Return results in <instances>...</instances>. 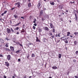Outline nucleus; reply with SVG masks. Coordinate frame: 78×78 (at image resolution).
<instances>
[{
    "label": "nucleus",
    "instance_id": "e433bc0d",
    "mask_svg": "<svg viewBox=\"0 0 78 78\" xmlns=\"http://www.w3.org/2000/svg\"><path fill=\"white\" fill-rule=\"evenodd\" d=\"M60 33L58 34V37H61V36H60Z\"/></svg>",
    "mask_w": 78,
    "mask_h": 78
},
{
    "label": "nucleus",
    "instance_id": "4468645a",
    "mask_svg": "<svg viewBox=\"0 0 78 78\" xmlns=\"http://www.w3.org/2000/svg\"><path fill=\"white\" fill-rule=\"evenodd\" d=\"M46 20V18L45 17H41V20L42 21H43L44 20Z\"/></svg>",
    "mask_w": 78,
    "mask_h": 78
},
{
    "label": "nucleus",
    "instance_id": "72a5a7b5",
    "mask_svg": "<svg viewBox=\"0 0 78 78\" xmlns=\"http://www.w3.org/2000/svg\"><path fill=\"white\" fill-rule=\"evenodd\" d=\"M74 34L75 35L76 34H78V32H75L74 33Z\"/></svg>",
    "mask_w": 78,
    "mask_h": 78
},
{
    "label": "nucleus",
    "instance_id": "cd10ccee",
    "mask_svg": "<svg viewBox=\"0 0 78 78\" xmlns=\"http://www.w3.org/2000/svg\"><path fill=\"white\" fill-rule=\"evenodd\" d=\"M0 41L1 42V43H3L4 41L2 39H1Z\"/></svg>",
    "mask_w": 78,
    "mask_h": 78
},
{
    "label": "nucleus",
    "instance_id": "2f4dec72",
    "mask_svg": "<svg viewBox=\"0 0 78 78\" xmlns=\"http://www.w3.org/2000/svg\"><path fill=\"white\" fill-rule=\"evenodd\" d=\"M27 76L26 75H23V78H27Z\"/></svg>",
    "mask_w": 78,
    "mask_h": 78
},
{
    "label": "nucleus",
    "instance_id": "58836bf2",
    "mask_svg": "<svg viewBox=\"0 0 78 78\" xmlns=\"http://www.w3.org/2000/svg\"><path fill=\"white\" fill-rule=\"evenodd\" d=\"M36 21V19H35L34 20V21H33V23H35Z\"/></svg>",
    "mask_w": 78,
    "mask_h": 78
},
{
    "label": "nucleus",
    "instance_id": "864d4df0",
    "mask_svg": "<svg viewBox=\"0 0 78 78\" xmlns=\"http://www.w3.org/2000/svg\"><path fill=\"white\" fill-rule=\"evenodd\" d=\"M75 78H78V76H75Z\"/></svg>",
    "mask_w": 78,
    "mask_h": 78
},
{
    "label": "nucleus",
    "instance_id": "1a4fd4ad",
    "mask_svg": "<svg viewBox=\"0 0 78 78\" xmlns=\"http://www.w3.org/2000/svg\"><path fill=\"white\" fill-rule=\"evenodd\" d=\"M44 30L46 31H48L49 30V28L47 27H44Z\"/></svg>",
    "mask_w": 78,
    "mask_h": 78
},
{
    "label": "nucleus",
    "instance_id": "e2e57ef3",
    "mask_svg": "<svg viewBox=\"0 0 78 78\" xmlns=\"http://www.w3.org/2000/svg\"><path fill=\"white\" fill-rule=\"evenodd\" d=\"M25 27V25H23V28H25V27Z\"/></svg>",
    "mask_w": 78,
    "mask_h": 78
},
{
    "label": "nucleus",
    "instance_id": "052dcab7",
    "mask_svg": "<svg viewBox=\"0 0 78 78\" xmlns=\"http://www.w3.org/2000/svg\"><path fill=\"white\" fill-rule=\"evenodd\" d=\"M4 78H6V76H5V75L4 76Z\"/></svg>",
    "mask_w": 78,
    "mask_h": 78
},
{
    "label": "nucleus",
    "instance_id": "393cba45",
    "mask_svg": "<svg viewBox=\"0 0 78 78\" xmlns=\"http://www.w3.org/2000/svg\"><path fill=\"white\" fill-rule=\"evenodd\" d=\"M5 47H7V48H8L9 47V45H8V43H7L5 45Z\"/></svg>",
    "mask_w": 78,
    "mask_h": 78
},
{
    "label": "nucleus",
    "instance_id": "4d7b16f0",
    "mask_svg": "<svg viewBox=\"0 0 78 78\" xmlns=\"http://www.w3.org/2000/svg\"><path fill=\"white\" fill-rule=\"evenodd\" d=\"M29 57V55L28 54V55L27 56V58H28Z\"/></svg>",
    "mask_w": 78,
    "mask_h": 78
},
{
    "label": "nucleus",
    "instance_id": "0eeeda50",
    "mask_svg": "<svg viewBox=\"0 0 78 78\" xmlns=\"http://www.w3.org/2000/svg\"><path fill=\"white\" fill-rule=\"evenodd\" d=\"M5 65L7 66V67H9V63H8V62H5Z\"/></svg>",
    "mask_w": 78,
    "mask_h": 78
},
{
    "label": "nucleus",
    "instance_id": "2eb2a0df",
    "mask_svg": "<svg viewBox=\"0 0 78 78\" xmlns=\"http://www.w3.org/2000/svg\"><path fill=\"white\" fill-rule=\"evenodd\" d=\"M16 44L17 45L19 44V45H20L21 46H22V45L20 43V42H16Z\"/></svg>",
    "mask_w": 78,
    "mask_h": 78
},
{
    "label": "nucleus",
    "instance_id": "69168bd1",
    "mask_svg": "<svg viewBox=\"0 0 78 78\" xmlns=\"http://www.w3.org/2000/svg\"><path fill=\"white\" fill-rule=\"evenodd\" d=\"M18 61H20V58L18 59Z\"/></svg>",
    "mask_w": 78,
    "mask_h": 78
},
{
    "label": "nucleus",
    "instance_id": "338daca9",
    "mask_svg": "<svg viewBox=\"0 0 78 78\" xmlns=\"http://www.w3.org/2000/svg\"><path fill=\"white\" fill-rule=\"evenodd\" d=\"M12 78H15V76H12Z\"/></svg>",
    "mask_w": 78,
    "mask_h": 78
},
{
    "label": "nucleus",
    "instance_id": "a18cd8bd",
    "mask_svg": "<svg viewBox=\"0 0 78 78\" xmlns=\"http://www.w3.org/2000/svg\"><path fill=\"white\" fill-rule=\"evenodd\" d=\"M39 16L40 17V18H41V17L42 16V14H41L40 13Z\"/></svg>",
    "mask_w": 78,
    "mask_h": 78
},
{
    "label": "nucleus",
    "instance_id": "0e129e2a",
    "mask_svg": "<svg viewBox=\"0 0 78 78\" xmlns=\"http://www.w3.org/2000/svg\"><path fill=\"white\" fill-rule=\"evenodd\" d=\"M57 1L58 2H59V0H57Z\"/></svg>",
    "mask_w": 78,
    "mask_h": 78
},
{
    "label": "nucleus",
    "instance_id": "13d9d810",
    "mask_svg": "<svg viewBox=\"0 0 78 78\" xmlns=\"http://www.w3.org/2000/svg\"><path fill=\"white\" fill-rule=\"evenodd\" d=\"M60 20L61 21H63V20L62 18H60Z\"/></svg>",
    "mask_w": 78,
    "mask_h": 78
},
{
    "label": "nucleus",
    "instance_id": "37998d69",
    "mask_svg": "<svg viewBox=\"0 0 78 78\" xmlns=\"http://www.w3.org/2000/svg\"><path fill=\"white\" fill-rule=\"evenodd\" d=\"M21 23L20 22H19L16 25V26H18V25L19 24H20Z\"/></svg>",
    "mask_w": 78,
    "mask_h": 78
},
{
    "label": "nucleus",
    "instance_id": "f8f14e48",
    "mask_svg": "<svg viewBox=\"0 0 78 78\" xmlns=\"http://www.w3.org/2000/svg\"><path fill=\"white\" fill-rule=\"evenodd\" d=\"M75 20L77 21L78 20V19L77 18V15L76 13L75 14Z\"/></svg>",
    "mask_w": 78,
    "mask_h": 78
},
{
    "label": "nucleus",
    "instance_id": "a211bd4d",
    "mask_svg": "<svg viewBox=\"0 0 78 78\" xmlns=\"http://www.w3.org/2000/svg\"><path fill=\"white\" fill-rule=\"evenodd\" d=\"M52 68L54 69H57V68L56 66H53L52 67Z\"/></svg>",
    "mask_w": 78,
    "mask_h": 78
},
{
    "label": "nucleus",
    "instance_id": "f704fd0d",
    "mask_svg": "<svg viewBox=\"0 0 78 78\" xmlns=\"http://www.w3.org/2000/svg\"><path fill=\"white\" fill-rule=\"evenodd\" d=\"M10 29H11L12 32H14V30H13V29H12V28H11Z\"/></svg>",
    "mask_w": 78,
    "mask_h": 78
},
{
    "label": "nucleus",
    "instance_id": "f03ea898",
    "mask_svg": "<svg viewBox=\"0 0 78 78\" xmlns=\"http://www.w3.org/2000/svg\"><path fill=\"white\" fill-rule=\"evenodd\" d=\"M20 3L19 2H17L15 3V5H17V7L20 8V7H21V6L20 5Z\"/></svg>",
    "mask_w": 78,
    "mask_h": 78
},
{
    "label": "nucleus",
    "instance_id": "bb28decb",
    "mask_svg": "<svg viewBox=\"0 0 78 78\" xmlns=\"http://www.w3.org/2000/svg\"><path fill=\"white\" fill-rule=\"evenodd\" d=\"M43 13V10H41L40 13V14H42Z\"/></svg>",
    "mask_w": 78,
    "mask_h": 78
},
{
    "label": "nucleus",
    "instance_id": "7ed1b4c3",
    "mask_svg": "<svg viewBox=\"0 0 78 78\" xmlns=\"http://www.w3.org/2000/svg\"><path fill=\"white\" fill-rule=\"evenodd\" d=\"M7 59L8 60H10L11 59V55H9L7 56Z\"/></svg>",
    "mask_w": 78,
    "mask_h": 78
},
{
    "label": "nucleus",
    "instance_id": "09e8293b",
    "mask_svg": "<svg viewBox=\"0 0 78 78\" xmlns=\"http://www.w3.org/2000/svg\"><path fill=\"white\" fill-rule=\"evenodd\" d=\"M33 29H34V30L35 29L36 27L34 26H33Z\"/></svg>",
    "mask_w": 78,
    "mask_h": 78
},
{
    "label": "nucleus",
    "instance_id": "5fc2aeb1",
    "mask_svg": "<svg viewBox=\"0 0 78 78\" xmlns=\"http://www.w3.org/2000/svg\"><path fill=\"white\" fill-rule=\"evenodd\" d=\"M0 57H3L2 55H0Z\"/></svg>",
    "mask_w": 78,
    "mask_h": 78
},
{
    "label": "nucleus",
    "instance_id": "6ab92c4d",
    "mask_svg": "<svg viewBox=\"0 0 78 78\" xmlns=\"http://www.w3.org/2000/svg\"><path fill=\"white\" fill-rule=\"evenodd\" d=\"M61 39L62 40L64 41L65 39V37H62L61 38Z\"/></svg>",
    "mask_w": 78,
    "mask_h": 78
},
{
    "label": "nucleus",
    "instance_id": "c85d7f7f",
    "mask_svg": "<svg viewBox=\"0 0 78 78\" xmlns=\"http://www.w3.org/2000/svg\"><path fill=\"white\" fill-rule=\"evenodd\" d=\"M31 57H35L34 54V53L32 54V56H31Z\"/></svg>",
    "mask_w": 78,
    "mask_h": 78
},
{
    "label": "nucleus",
    "instance_id": "c756f323",
    "mask_svg": "<svg viewBox=\"0 0 78 78\" xmlns=\"http://www.w3.org/2000/svg\"><path fill=\"white\" fill-rule=\"evenodd\" d=\"M75 54L76 55H78V51H77L75 52Z\"/></svg>",
    "mask_w": 78,
    "mask_h": 78
},
{
    "label": "nucleus",
    "instance_id": "f257e3e1",
    "mask_svg": "<svg viewBox=\"0 0 78 78\" xmlns=\"http://www.w3.org/2000/svg\"><path fill=\"white\" fill-rule=\"evenodd\" d=\"M41 1H39L38 4L37 5V7L39 9L41 8V7H40L41 5Z\"/></svg>",
    "mask_w": 78,
    "mask_h": 78
},
{
    "label": "nucleus",
    "instance_id": "473e14b6",
    "mask_svg": "<svg viewBox=\"0 0 78 78\" xmlns=\"http://www.w3.org/2000/svg\"><path fill=\"white\" fill-rule=\"evenodd\" d=\"M16 31L15 32V33L17 35L19 34H20V33L19 32H17V33H16Z\"/></svg>",
    "mask_w": 78,
    "mask_h": 78
},
{
    "label": "nucleus",
    "instance_id": "49530a36",
    "mask_svg": "<svg viewBox=\"0 0 78 78\" xmlns=\"http://www.w3.org/2000/svg\"><path fill=\"white\" fill-rule=\"evenodd\" d=\"M39 31L40 32L42 31V29H39Z\"/></svg>",
    "mask_w": 78,
    "mask_h": 78
},
{
    "label": "nucleus",
    "instance_id": "4be33fe9",
    "mask_svg": "<svg viewBox=\"0 0 78 78\" xmlns=\"http://www.w3.org/2000/svg\"><path fill=\"white\" fill-rule=\"evenodd\" d=\"M61 56H62V55L61 54H58V58H60L61 57Z\"/></svg>",
    "mask_w": 78,
    "mask_h": 78
},
{
    "label": "nucleus",
    "instance_id": "79ce46f5",
    "mask_svg": "<svg viewBox=\"0 0 78 78\" xmlns=\"http://www.w3.org/2000/svg\"><path fill=\"white\" fill-rule=\"evenodd\" d=\"M21 18L23 19V20L25 19V18H24V17H23V16L21 17Z\"/></svg>",
    "mask_w": 78,
    "mask_h": 78
},
{
    "label": "nucleus",
    "instance_id": "7c9ffc66",
    "mask_svg": "<svg viewBox=\"0 0 78 78\" xmlns=\"http://www.w3.org/2000/svg\"><path fill=\"white\" fill-rule=\"evenodd\" d=\"M50 4L53 5H54V2H50Z\"/></svg>",
    "mask_w": 78,
    "mask_h": 78
},
{
    "label": "nucleus",
    "instance_id": "dca6fc26",
    "mask_svg": "<svg viewBox=\"0 0 78 78\" xmlns=\"http://www.w3.org/2000/svg\"><path fill=\"white\" fill-rule=\"evenodd\" d=\"M25 32V29H22V30H21V32L22 33H24Z\"/></svg>",
    "mask_w": 78,
    "mask_h": 78
},
{
    "label": "nucleus",
    "instance_id": "39448f33",
    "mask_svg": "<svg viewBox=\"0 0 78 78\" xmlns=\"http://www.w3.org/2000/svg\"><path fill=\"white\" fill-rule=\"evenodd\" d=\"M7 31L8 34H9L11 32V30L10 29H9V28H7Z\"/></svg>",
    "mask_w": 78,
    "mask_h": 78
},
{
    "label": "nucleus",
    "instance_id": "3c124183",
    "mask_svg": "<svg viewBox=\"0 0 78 78\" xmlns=\"http://www.w3.org/2000/svg\"><path fill=\"white\" fill-rule=\"evenodd\" d=\"M32 44L31 43H29L28 44H29V45H31Z\"/></svg>",
    "mask_w": 78,
    "mask_h": 78
},
{
    "label": "nucleus",
    "instance_id": "774afa93",
    "mask_svg": "<svg viewBox=\"0 0 78 78\" xmlns=\"http://www.w3.org/2000/svg\"><path fill=\"white\" fill-rule=\"evenodd\" d=\"M32 77L31 76H30L29 77V78H31Z\"/></svg>",
    "mask_w": 78,
    "mask_h": 78
},
{
    "label": "nucleus",
    "instance_id": "20e7f679",
    "mask_svg": "<svg viewBox=\"0 0 78 78\" xmlns=\"http://www.w3.org/2000/svg\"><path fill=\"white\" fill-rule=\"evenodd\" d=\"M49 35L51 36V37L53 38H53H54L55 36L54 35H53L52 34V33L51 32H49Z\"/></svg>",
    "mask_w": 78,
    "mask_h": 78
},
{
    "label": "nucleus",
    "instance_id": "680f3d73",
    "mask_svg": "<svg viewBox=\"0 0 78 78\" xmlns=\"http://www.w3.org/2000/svg\"><path fill=\"white\" fill-rule=\"evenodd\" d=\"M58 37V34H57L55 35V37Z\"/></svg>",
    "mask_w": 78,
    "mask_h": 78
},
{
    "label": "nucleus",
    "instance_id": "6e6d98bb",
    "mask_svg": "<svg viewBox=\"0 0 78 78\" xmlns=\"http://www.w3.org/2000/svg\"><path fill=\"white\" fill-rule=\"evenodd\" d=\"M6 39L7 40H9V39H8V37H7L6 38Z\"/></svg>",
    "mask_w": 78,
    "mask_h": 78
},
{
    "label": "nucleus",
    "instance_id": "9d476101",
    "mask_svg": "<svg viewBox=\"0 0 78 78\" xmlns=\"http://www.w3.org/2000/svg\"><path fill=\"white\" fill-rule=\"evenodd\" d=\"M10 49L12 51H14V47H13V46H10Z\"/></svg>",
    "mask_w": 78,
    "mask_h": 78
},
{
    "label": "nucleus",
    "instance_id": "ddd939ff",
    "mask_svg": "<svg viewBox=\"0 0 78 78\" xmlns=\"http://www.w3.org/2000/svg\"><path fill=\"white\" fill-rule=\"evenodd\" d=\"M36 41L37 42H40V41L38 37H36Z\"/></svg>",
    "mask_w": 78,
    "mask_h": 78
},
{
    "label": "nucleus",
    "instance_id": "a878e982",
    "mask_svg": "<svg viewBox=\"0 0 78 78\" xmlns=\"http://www.w3.org/2000/svg\"><path fill=\"white\" fill-rule=\"evenodd\" d=\"M19 29V28L18 27H17L16 28L14 29V30H18Z\"/></svg>",
    "mask_w": 78,
    "mask_h": 78
},
{
    "label": "nucleus",
    "instance_id": "603ef678",
    "mask_svg": "<svg viewBox=\"0 0 78 78\" xmlns=\"http://www.w3.org/2000/svg\"><path fill=\"white\" fill-rule=\"evenodd\" d=\"M34 26H36L37 25V24H36V23H34Z\"/></svg>",
    "mask_w": 78,
    "mask_h": 78
},
{
    "label": "nucleus",
    "instance_id": "b1692460",
    "mask_svg": "<svg viewBox=\"0 0 78 78\" xmlns=\"http://www.w3.org/2000/svg\"><path fill=\"white\" fill-rule=\"evenodd\" d=\"M14 16V17H15V18H18V16H17L16 14L14 15V16Z\"/></svg>",
    "mask_w": 78,
    "mask_h": 78
},
{
    "label": "nucleus",
    "instance_id": "8fccbe9b",
    "mask_svg": "<svg viewBox=\"0 0 78 78\" xmlns=\"http://www.w3.org/2000/svg\"><path fill=\"white\" fill-rule=\"evenodd\" d=\"M60 40H58L57 41V43H59V41H60Z\"/></svg>",
    "mask_w": 78,
    "mask_h": 78
},
{
    "label": "nucleus",
    "instance_id": "bf43d9fd",
    "mask_svg": "<svg viewBox=\"0 0 78 78\" xmlns=\"http://www.w3.org/2000/svg\"><path fill=\"white\" fill-rule=\"evenodd\" d=\"M4 13H2V16H4Z\"/></svg>",
    "mask_w": 78,
    "mask_h": 78
},
{
    "label": "nucleus",
    "instance_id": "6e6552de",
    "mask_svg": "<svg viewBox=\"0 0 78 78\" xmlns=\"http://www.w3.org/2000/svg\"><path fill=\"white\" fill-rule=\"evenodd\" d=\"M4 50L5 51H10V50L7 48H5Z\"/></svg>",
    "mask_w": 78,
    "mask_h": 78
},
{
    "label": "nucleus",
    "instance_id": "9b49d317",
    "mask_svg": "<svg viewBox=\"0 0 78 78\" xmlns=\"http://www.w3.org/2000/svg\"><path fill=\"white\" fill-rule=\"evenodd\" d=\"M48 41L47 39L45 38H43V42L44 43H46V41Z\"/></svg>",
    "mask_w": 78,
    "mask_h": 78
},
{
    "label": "nucleus",
    "instance_id": "4c0bfd02",
    "mask_svg": "<svg viewBox=\"0 0 78 78\" xmlns=\"http://www.w3.org/2000/svg\"><path fill=\"white\" fill-rule=\"evenodd\" d=\"M73 62L74 63H75L76 62V60L75 59H73Z\"/></svg>",
    "mask_w": 78,
    "mask_h": 78
},
{
    "label": "nucleus",
    "instance_id": "412c9836",
    "mask_svg": "<svg viewBox=\"0 0 78 78\" xmlns=\"http://www.w3.org/2000/svg\"><path fill=\"white\" fill-rule=\"evenodd\" d=\"M74 44L75 45H76V44H77V41H74Z\"/></svg>",
    "mask_w": 78,
    "mask_h": 78
},
{
    "label": "nucleus",
    "instance_id": "de8ad7c7",
    "mask_svg": "<svg viewBox=\"0 0 78 78\" xmlns=\"http://www.w3.org/2000/svg\"><path fill=\"white\" fill-rule=\"evenodd\" d=\"M15 8V7H13V8H12V9H11V10H13Z\"/></svg>",
    "mask_w": 78,
    "mask_h": 78
},
{
    "label": "nucleus",
    "instance_id": "5701e85b",
    "mask_svg": "<svg viewBox=\"0 0 78 78\" xmlns=\"http://www.w3.org/2000/svg\"><path fill=\"white\" fill-rule=\"evenodd\" d=\"M21 51V50H18L17 51H16V53H19L20 52V51Z\"/></svg>",
    "mask_w": 78,
    "mask_h": 78
},
{
    "label": "nucleus",
    "instance_id": "ea45409f",
    "mask_svg": "<svg viewBox=\"0 0 78 78\" xmlns=\"http://www.w3.org/2000/svg\"><path fill=\"white\" fill-rule=\"evenodd\" d=\"M65 43H66L67 44L68 43V41L67 40H66L65 41Z\"/></svg>",
    "mask_w": 78,
    "mask_h": 78
},
{
    "label": "nucleus",
    "instance_id": "c03bdc74",
    "mask_svg": "<svg viewBox=\"0 0 78 78\" xmlns=\"http://www.w3.org/2000/svg\"><path fill=\"white\" fill-rule=\"evenodd\" d=\"M7 12V11H5V12H4V14H6V12Z\"/></svg>",
    "mask_w": 78,
    "mask_h": 78
},
{
    "label": "nucleus",
    "instance_id": "c9c22d12",
    "mask_svg": "<svg viewBox=\"0 0 78 78\" xmlns=\"http://www.w3.org/2000/svg\"><path fill=\"white\" fill-rule=\"evenodd\" d=\"M55 31V29H54V28H53V29H52V32H53V33H54Z\"/></svg>",
    "mask_w": 78,
    "mask_h": 78
},
{
    "label": "nucleus",
    "instance_id": "aec40b11",
    "mask_svg": "<svg viewBox=\"0 0 78 78\" xmlns=\"http://www.w3.org/2000/svg\"><path fill=\"white\" fill-rule=\"evenodd\" d=\"M67 36H69L70 34V32H67Z\"/></svg>",
    "mask_w": 78,
    "mask_h": 78
},
{
    "label": "nucleus",
    "instance_id": "a19ab883",
    "mask_svg": "<svg viewBox=\"0 0 78 78\" xmlns=\"http://www.w3.org/2000/svg\"><path fill=\"white\" fill-rule=\"evenodd\" d=\"M75 3V2H72L71 1L70 2V3H71V4H73V3Z\"/></svg>",
    "mask_w": 78,
    "mask_h": 78
},
{
    "label": "nucleus",
    "instance_id": "f3484780",
    "mask_svg": "<svg viewBox=\"0 0 78 78\" xmlns=\"http://www.w3.org/2000/svg\"><path fill=\"white\" fill-rule=\"evenodd\" d=\"M28 5L29 8L31 7V3L30 2L28 3Z\"/></svg>",
    "mask_w": 78,
    "mask_h": 78
},
{
    "label": "nucleus",
    "instance_id": "423d86ee",
    "mask_svg": "<svg viewBox=\"0 0 78 78\" xmlns=\"http://www.w3.org/2000/svg\"><path fill=\"white\" fill-rule=\"evenodd\" d=\"M49 25H50V27H51V28L53 29L54 28V26L51 23H50Z\"/></svg>",
    "mask_w": 78,
    "mask_h": 78
}]
</instances>
